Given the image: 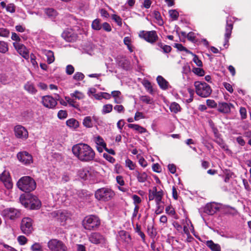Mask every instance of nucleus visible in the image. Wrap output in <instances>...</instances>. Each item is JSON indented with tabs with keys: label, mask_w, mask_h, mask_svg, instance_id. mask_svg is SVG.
Wrapping results in <instances>:
<instances>
[{
	"label": "nucleus",
	"mask_w": 251,
	"mask_h": 251,
	"mask_svg": "<svg viewBox=\"0 0 251 251\" xmlns=\"http://www.w3.org/2000/svg\"><path fill=\"white\" fill-rule=\"evenodd\" d=\"M83 125L87 128L92 127L93 126L92 118L90 116L85 117L83 121Z\"/></svg>",
	"instance_id": "38"
},
{
	"label": "nucleus",
	"mask_w": 251,
	"mask_h": 251,
	"mask_svg": "<svg viewBox=\"0 0 251 251\" xmlns=\"http://www.w3.org/2000/svg\"><path fill=\"white\" fill-rule=\"evenodd\" d=\"M124 43L126 46L128 50L130 52H132L133 51L134 47L132 46L131 44V39L129 37H125L124 39Z\"/></svg>",
	"instance_id": "33"
},
{
	"label": "nucleus",
	"mask_w": 251,
	"mask_h": 251,
	"mask_svg": "<svg viewBox=\"0 0 251 251\" xmlns=\"http://www.w3.org/2000/svg\"><path fill=\"white\" fill-rule=\"evenodd\" d=\"M21 229L25 234H31L33 230L32 220L29 217L24 218L21 221Z\"/></svg>",
	"instance_id": "7"
},
{
	"label": "nucleus",
	"mask_w": 251,
	"mask_h": 251,
	"mask_svg": "<svg viewBox=\"0 0 251 251\" xmlns=\"http://www.w3.org/2000/svg\"><path fill=\"white\" fill-rule=\"evenodd\" d=\"M133 175L137 177L139 182H145L148 177V175L145 172L140 173L138 170H135L133 172Z\"/></svg>",
	"instance_id": "26"
},
{
	"label": "nucleus",
	"mask_w": 251,
	"mask_h": 251,
	"mask_svg": "<svg viewBox=\"0 0 251 251\" xmlns=\"http://www.w3.org/2000/svg\"><path fill=\"white\" fill-rule=\"evenodd\" d=\"M48 248L51 251H66L67 247L61 241L52 239L48 243Z\"/></svg>",
	"instance_id": "9"
},
{
	"label": "nucleus",
	"mask_w": 251,
	"mask_h": 251,
	"mask_svg": "<svg viewBox=\"0 0 251 251\" xmlns=\"http://www.w3.org/2000/svg\"><path fill=\"white\" fill-rule=\"evenodd\" d=\"M0 180L7 189L13 187V183L9 172L4 171L0 175Z\"/></svg>",
	"instance_id": "16"
},
{
	"label": "nucleus",
	"mask_w": 251,
	"mask_h": 251,
	"mask_svg": "<svg viewBox=\"0 0 251 251\" xmlns=\"http://www.w3.org/2000/svg\"><path fill=\"white\" fill-rule=\"evenodd\" d=\"M158 46L164 53L170 52L172 49L171 47L170 46L165 45L162 43H158Z\"/></svg>",
	"instance_id": "41"
},
{
	"label": "nucleus",
	"mask_w": 251,
	"mask_h": 251,
	"mask_svg": "<svg viewBox=\"0 0 251 251\" xmlns=\"http://www.w3.org/2000/svg\"><path fill=\"white\" fill-rule=\"evenodd\" d=\"M75 71L74 67L72 65H68L66 68V73L68 75H72Z\"/></svg>",
	"instance_id": "58"
},
{
	"label": "nucleus",
	"mask_w": 251,
	"mask_h": 251,
	"mask_svg": "<svg viewBox=\"0 0 251 251\" xmlns=\"http://www.w3.org/2000/svg\"><path fill=\"white\" fill-rule=\"evenodd\" d=\"M223 85L226 89L230 93H232L233 92V89L231 85L227 82H223Z\"/></svg>",
	"instance_id": "62"
},
{
	"label": "nucleus",
	"mask_w": 251,
	"mask_h": 251,
	"mask_svg": "<svg viewBox=\"0 0 251 251\" xmlns=\"http://www.w3.org/2000/svg\"><path fill=\"white\" fill-rule=\"evenodd\" d=\"M220 209L217 203L213 202L207 203L203 208L201 209L204 213L208 215H213Z\"/></svg>",
	"instance_id": "11"
},
{
	"label": "nucleus",
	"mask_w": 251,
	"mask_h": 251,
	"mask_svg": "<svg viewBox=\"0 0 251 251\" xmlns=\"http://www.w3.org/2000/svg\"><path fill=\"white\" fill-rule=\"evenodd\" d=\"M135 231L141 237L143 242H145V235L141 230V227L139 225H136Z\"/></svg>",
	"instance_id": "43"
},
{
	"label": "nucleus",
	"mask_w": 251,
	"mask_h": 251,
	"mask_svg": "<svg viewBox=\"0 0 251 251\" xmlns=\"http://www.w3.org/2000/svg\"><path fill=\"white\" fill-rule=\"evenodd\" d=\"M139 36L140 38L151 43H154L158 39L156 32L154 30L149 31H141L139 32Z\"/></svg>",
	"instance_id": "10"
},
{
	"label": "nucleus",
	"mask_w": 251,
	"mask_h": 251,
	"mask_svg": "<svg viewBox=\"0 0 251 251\" xmlns=\"http://www.w3.org/2000/svg\"><path fill=\"white\" fill-rule=\"evenodd\" d=\"M182 224L183 225V232L186 234L188 237L190 236L189 229L190 228V226L191 227L193 228V225L191 223V221L186 218L185 220H183L182 222Z\"/></svg>",
	"instance_id": "24"
},
{
	"label": "nucleus",
	"mask_w": 251,
	"mask_h": 251,
	"mask_svg": "<svg viewBox=\"0 0 251 251\" xmlns=\"http://www.w3.org/2000/svg\"><path fill=\"white\" fill-rule=\"evenodd\" d=\"M89 241L95 244H104L106 240L105 237L99 232H93L89 236Z\"/></svg>",
	"instance_id": "12"
},
{
	"label": "nucleus",
	"mask_w": 251,
	"mask_h": 251,
	"mask_svg": "<svg viewBox=\"0 0 251 251\" xmlns=\"http://www.w3.org/2000/svg\"><path fill=\"white\" fill-rule=\"evenodd\" d=\"M111 18L113 21H114L119 26H122V19L120 16L116 14H113L111 16Z\"/></svg>",
	"instance_id": "50"
},
{
	"label": "nucleus",
	"mask_w": 251,
	"mask_h": 251,
	"mask_svg": "<svg viewBox=\"0 0 251 251\" xmlns=\"http://www.w3.org/2000/svg\"><path fill=\"white\" fill-rule=\"evenodd\" d=\"M113 106L111 104H107L103 105L102 112L103 114L109 113L112 110Z\"/></svg>",
	"instance_id": "49"
},
{
	"label": "nucleus",
	"mask_w": 251,
	"mask_h": 251,
	"mask_svg": "<svg viewBox=\"0 0 251 251\" xmlns=\"http://www.w3.org/2000/svg\"><path fill=\"white\" fill-rule=\"evenodd\" d=\"M13 46L17 51L25 59L28 58V52L26 47L22 44L14 43Z\"/></svg>",
	"instance_id": "20"
},
{
	"label": "nucleus",
	"mask_w": 251,
	"mask_h": 251,
	"mask_svg": "<svg viewBox=\"0 0 251 251\" xmlns=\"http://www.w3.org/2000/svg\"><path fill=\"white\" fill-rule=\"evenodd\" d=\"M94 141L97 144V146H106V143L104 142L103 139L100 136H97L95 137Z\"/></svg>",
	"instance_id": "44"
},
{
	"label": "nucleus",
	"mask_w": 251,
	"mask_h": 251,
	"mask_svg": "<svg viewBox=\"0 0 251 251\" xmlns=\"http://www.w3.org/2000/svg\"><path fill=\"white\" fill-rule=\"evenodd\" d=\"M121 240L124 242L126 246H131V238L128 232L121 231L119 233Z\"/></svg>",
	"instance_id": "23"
},
{
	"label": "nucleus",
	"mask_w": 251,
	"mask_h": 251,
	"mask_svg": "<svg viewBox=\"0 0 251 251\" xmlns=\"http://www.w3.org/2000/svg\"><path fill=\"white\" fill-rule=\"evenodd\" d=\"M170 17L174 20H177L178 17V12L176 10H170L169 11Z\"/></svg>",
	"instance_id": "56"
},
{
	"label": "nucleus",
	"mask_w": 251,
	"mask_h": 251,
	"mask_svg": "<svg viewBox=\"0 0 251 251\" xmlns=\"http://www.w3.org/2000/svg\"><path fill=\"white\" fill-rule=\"evenodd\" d=\"M3 212L4 214L10 219L15 220L19 218L21 215V211L14 208L5 209Z\"/></svg>",
	"instance_id": "18"
},
{
	"label": "nucleus",
	"mask_w": 251,
	"mask_h": 251,
	"mask_svg": "<svg viewBox=\"0 0 251 251\" xmlns=\"http://www.w3.org/2000/svg\"><path fill=\"white\" fill-rule=\"evenodd\" d=\"M126 166L128 167L130 170H133L135 168V164L129 159L126 160Z\"/></svg>",
	"instance_id": "55"
},
{
	"label": "nucleus",
	"mask_w": 251,
	"mask_h": 251,
	"mask_svg": "<svg viewBox=\"0 0 251 251\" xmlns=\"http://www.w3.org/2000/svg\"><path fill=\"white\" fill-rule=\"evenodd\" d=\"M15 6L13 3H9L7 5L6 10L8 12L13 13L15 12Z\"/></svg>",
	"instance_id": "57"
},
{
	"label": "nucleus",
	"mask_w": 251,
	"mask_h": 251,
	"mask_svg": "<svg viewBox=\"0 0 251 251\" xmlns=\"http://www.w3.org/2000/svg\"><path fill=\"white\" fill-rule=\"evenodd\" d=\"M128 127L138 131L140 133H145L147 131L145 128L137 124H129Z\"/></svg>",
	"instance_id": "30"
},
{
	"label": "nucleus",
	"mask_w": 251,
	"mask_h": 251,
	"mask_svg": "<svg viewBox=\"0 0 251 251\" xmlns=\"http://www.w3.org/2000/svg\"><path fill=\"white\" fill-rule=\"evenodd\" d=\"M207 105L210 108H215L217 107V103L213 100L208 99L206 100Z\"/></svg>",
	"instance_id": "60"
},
{
	"label": "nucleus",
	"mask_w": 251,
	"mask_h": 251,
	"mask_svg": "<svg viewBox=\"0 0 251 251\" xmlns=\"http://www.w3.org/2000/svg\"><path fill=\"white\" fill-rule=\"evenodd\" d=\"M163 195V191L161 189L158 191L156 186L149 190V201L155 200L156 204H158V202H162Z\"/></svg>",
	"instance_id": "8"
},
{
	"label": "nucleus",
	"mask_w": 251,
	"mask_h": 251,
	"mask_svg": "<svg viewBox=\"0 0 251 251\" xmlns=\"http://www.w3.org/2000/svg\"><path fill=\"white\" fill-rule=\"evenodd\" d=\"M80 177L85 180L88 179L90 176V174L88 169H83L79 174Z\"/></svg>",
	"instance_id": "39"
},
{
	"label": "nucleus",
	"mask_w": 251,
	"mask_h": 251,
	"mask_svg": "<svg viewBox=\"0 0 251 251\" xmlns=\"http://www.w3.org/2000/svg\"><path fill=\"white\" fill-rule=\"evenodd\" d=\"M156 80L161 89L166 90L169 88V82L162 76L158 75L156 78Z\"/></svg>",
	"instance_id": "25"
},
{
	"label": "nucleus",
	"mask_w": 251,
	"mask_h": 251,
	"mask_svg": "<svg viewBox=\"0 0 251 251\" xmlns=\"http://www.w3.org/2000/svg\"><path fill=\"white\" fill-rule=\"evenodd\" d=\"M66 125L70 128L75 129L79 126L78 122L75 119L71 118L66 121Z\"/></svg>",
	"instance_id": "32"
},
{
	"label": "nucleus",
	"mask_w": 251,
	"mask_h": 251,
	"mask_svg": "<svg viewBox=\"0 0 251 251\" xmlns=\"http://www.w3.org/2000/svg\"><path fill=\"white\" fill-rule=\"evenodd\" d=\"M71 97L75 98V99L81 100L84 98V94L79 91L75 90L74 93L70 94Z\"/></svg>",
	"instance_id": "36"
},
{
	"label": "nucleus",
	"mask_w": 251,
	"mask_h": 251,
	"mask_svg": "<svg viewBox=\"0 0 251 251\" xmlns=\"http://www.w3.org/2000/svg\"><path fill=\"white\" fill-rule=\"evenodd\" d=\"M170 109L172 112L176 113L180 111V107L178 103L174 102L171 104Z\"/></svg>",
	"instance_id": "40"
},
{
	"label": "nucleus",
	"mask_w": 251,
	"mask_h": 251,
	"mask_svg": "<svg viewBox=\"0 0 251 251\" xmlns=\"http://www.w3.org/2000/svg\"><path fill=\"white\" fill-rule=\"evenodd\" d=\"M8 50V47L7 43L4 41H0V52L4 53Z\"/></svg>",
	"instance_id": "42"
},
{
	"label": "nucleus",
	"mask_w": 251,
	"mask_h": 251,
	"mask_svg": "<svg viewBox=\"0 0 251 251\" xmlns=\"http://www.w3.org/2000/svg\"><path fill=\"white\" fill-rule=\"evenodd\" d=\"M62 37L67 42H74L76 40L77 36L75 34H74L73 31L66 30L64 31L62 34Z\"/></svg>",
	"instance_id": "22"
},
{
	"label": "nucleus",
	"mask_w": 251,
	"mask_h": 251,
	"mask_svg": "<svg viewBox=\"0 0 251 251\" xmlns=\"http://www.w3.org/2000/svg\"><path fill=\"white\" fill-rule=\"evenodd\" d=\"M72 151L74 155L81 162H89L95 158L94 150L85 143H81L74 145L72 147Z\"/></svg>",
	"instance_id": "1"
},
{
	"label": "nucleus",
	"mask_w": 251,
	"mask_h": 251,
	"mask_svg": "<svg viewBox=\"0 0 251 251\" xmlns=\"http://www.w3.org/2000/svg\"><path fill=\"white\" fill-rule=\"evenodd\" d=\"M57 116L59 119H63L67 117V113L65 110H60L58 111Z\"/></svg>",
	"instance_id": "61"
},
{
	"label": "nucleus",
	"mask_w": 251,
	"mask_h": 251,
	"mask_svg": "<svg viewBox=\"0 0 251 251\" xmlns=\"http://www.w3.org/2000/svg\"><path fill=\"white\" fill-rule=\"evenodd\" d=\"M20 201L25 207L31 209H38L41 205V202L38 198L31 194L27 195L26 196H21Z\"/></svg>",
	"instance_id": "2"
},
{
	"label": "nucleus",
	"mask_w": 251,
	"mask_h": 251,
	"mask_svg": "<svg viewBox=\"0 0 251 251\" xmlns=\"http://www.w3.org/2000/svg\"><path fill=\"white\" fill-rule=\"evenodd\" d=\"M45 13L49 17H54L56 15V11L52 8H47Z\"/></svg>",
	"instance_id": "48"
},
{
	"label": "nucleus",
	"mask_w": 251,
	"mask_h": 251,
	"mask_svg": "<svg viewBox=\"0 0 251 251\" xmlns=\"http://www.w3.org/2000/svg\"><path fill=\"white\" fill-rule=\"evenodd\" d=\"M192 71L195 74L200 76H202L204 75V70L200 68H194L192 70Z\"/></svg>",
	"instance_id": "51"
},
{
	"label": "nucleus",
	"mask_w": 251,
	"mask_h": 251,
	"mask_svg": "<svg viewBox=\"0 0 251 251\" xmlns=\"http://www.w3.org/2000/svg\"><path fill=\"white\" fill-rule=\"evenodd\" d=\"M207 246L213 251H220L221 247L219 244H215L212 241H208Z\"/></svg>",
	"instance_id": "34"
},
{
	"label": "nucleus",
	"mask_w": 251,
	"mask_h": 251,
	"mask_svg": "<svg viewBox=\"0 0 251 251\" xmlns=\"http://www.w3.org/2000/svg\"><path fill=\"white\" fill-rule=\"evenodd\" d=\"M103 157L108 161L111 163H114L115 162V159L113 157L110 155L107 154V153H104L103 154Z\"/></svg>",
	"instance_id": "63"
},
{
	"label": "nucleus",
	"mask_w": 251,
	"mask_h": 251,
	"mask_svg": "<svg viewBox=\"0 0 251 251\" xmlns=\"http://www.w3.org/2000/svg\"><path fill=\"white\" fill-rule=\"evenodd\" d=\"M65 99L70 106L76 109H79V104L76 101L77 99H75V98L71 97V96H66Z\"/></svg>",
	"instance_id": "28"
},
{
	"label": "nucleus",
	"mask_w": 251,
	"mask_h": 251,
	"mask_svg": "<svg viewBox=\"0 0 251 251\" xmlns=\"http://www.w3.org/2000/svg\"><path fill=\"white\" fill-rule=\"evenodd\" d=\"M18 241L21 245H24L26 243L27 240L25 236H20L18 237Z\"/></svg>",
	"instance_id": "64"
},
{
	"label": "nucleus",
	"mask_w": 251,
	"mask_h": 251,
	"mask_svg": "<svg viewBox=\"0 0 251 251\" xmlns=\"http://www.w3.org/2000/svg\"><path fill=\"white\" fill-rule=\"evenodd\" d=\"M233 107L234 105L230 103L222 102L218 103V110L221 113L226 114L230 113L231 108Z\"/></svg>",
	"instance_id": "21"
},
{
	"label": "nucleus",
	"mask_w": 251,
	"mask_h": 251,
	"mask_svg": "<svg viewBox=\"0 0 251 251\" xmlns=\"http://www.w3.org/2000/svg\"><path fill=\"white\" fill-rule=\"evenodd\" d=\"M51 217L56 218L57 220L59 221L62 225H64L70 217V214L66 211L58 210L54 211L50 213Z\"/></svg>",
	"instance_id": "13"
},
{
	"label": "nucleus",
	"mask_w": 251,
	"mask_h": 251,
	"mask_svg": "<svg viewBox=\"0 0 251 251\" xmlns=\"http://www.w3.org/2000/svg\"><path fill=\"white\" fill-rule=\"evenodd\" d=\"M140 100L143 102L147 104H151L153 102L152 99L148 96H142L140 97Z\"/></svg>",
	"instance_id": "47"
},
{
	"label": "nucleus",
	"mask_w": 251,
	"mask_h": 251,
	"mask_svg": "<svg viewBox=\"0 0 251 251\" xmlns=\"http://www.w3.org/2000/svg\"><path fill=\"white\" fill-rule=\"evenodd\" d=\"M32 251H43L42 245L39 243H35L31 247Z\"/></svg>",
	"instance_id": "52"
},
{
	"label": "nucleus",
	"mask_w": 251,
	"mask_h": 251,
	"mask_svg": "<svg viewBox=\"0 0 251 251\" xmlns=\"http://www.w3.org/2000/svg\"><path fill=\"white\" fill-rule=\"evenodd\" d=\"M92 28L96 30H100L102 28L100 20L99 19H96L93 21Z\"/></svg>",
	"instance_id": "37"
},
{
	"label": "nucleus",
	"mask_w": 251,
	"mask_h": 251,
	"mask_svg": "<svg viewBox=\"0 0 251 251\" xmlns=\"http://www.w3.org/2000/svg\"><path fill=\"white\" fill-rule=\"evenodd\" d=\"M233 28V24L231 20H226V32L225 34V42L224 46L227 48L228 46L229 39L230 37L232 30Z\"/></svg>",
	"instance_id": "17"
},
{
	"label": "nucleus",
	"mask_w": 251,
	"mask_h": 251,
	"mask_svg": "<svg viewBox=\"0 0 251 251\" xmlns=\"http://www.w3.org/2000/svg\"><path fill=\"white\" fill-rule=\"evenodd\" d=\"M194 86L197 95L201 98L208 97L212 91L210 85L204 82L196 81Z\"/></svg>",
	"instance_id": "5"
},
{
	"label": "nucleus",
	"mask_w": 251,
	"mask_h": 251,
	"mask_svg": "<svg viewBox=\"0 0 251 251\" xmlns=\"http://www.w3.org/2000/svg\"><path fill=\"white\" fill-rule=\"evenodd\" d=\"M10 35V31L9 30L4 27H0V36L7 38Z\"/></svg>",
	"instance_id": "46"
},
{
	"label": "nucleus",
	"mask_w": 251,
	"mask_h": 251,
	"mask_svg": "<svg viewBox=\"0 0 251 251\" xmlns=\"http://www.w3.org/2000/svg\"><path fill=\"white\" fill-rule=\"evenodd\" d=\"M15 136L19 138L26 139L27 138L28 134L27 130L21 125H17L14 127Z\"/></svg>",
	"instance_id": "19"
},
{
	"label": "nucleus",
	"mask_w": 251,
	"mask_h": 251,
	"mask_svg": "<svg viewBox=\"0 0 251 251\" xmlns=\"http://www.w3.org/2000/svg\"><path fill=\"white\" fill-rule=\"evenodd\" d=\"M17 156L18 160L25 165H29L33 162L32 155L26 151L19 152Z\"/></svg>",
	"instance_id": "14"
},
{
	"label": "nucleus",
	"mask_w": 251,
	"mask_h": 251,
	"mask_svg": "<svg viewBox=\"0 0 251 251\" xmlns=\"http://www.w3.org/2000/svg\"><path fill=\"white\" fill-rule=\"evenodd\" d=\"M115 195L114 191L111 188L102 187L96 191L95 197L99 201L107 202L112 200L115 196Z\"/></svg>",
	"instance_id": "4"
},
{
	"label": "nucleus",
	"mask_w": 251,
	"mask_h": 251,
	"mask_svg": "<svg viewBox=\"0 0 251 251\" xmlns=\"http://www.w3.org/2000/svg\"><path fill=\"white\" fill-rule=\"evenodd\" d=\"M119 65L125 70H128L130 68L129 61L125 58L119 61Z\"/></svg>",
	"instance_id": "35"
},
{
	"label": "nucleus",
	"mask_w": 251,
	"mask_h": 251,
	"mask_svg": "<svg viewBox=\"0 0 251 251\" xmlns=\"http://www.w3.org/2000/svg\"><path fill=\"white\" fill-rule=\"evenodd\" d=\"M143 85L148 90L150 93L151 94L152 93V87L151 82L149 81L145 80L143 82Z\"/></svg>",
	"instance_id": "54"
},
{
	"label": "nucleus",
	"mask_w": 251,
	"mask_h": 251,
	"mask_svg": "<svg viewBox=\"0 0 251 251\" xmlns=\"http://www.w3.org/2000/svg\"><path fill=\"white\" fill-rule=\"evenodd\" d=\"M111 97L114 99V102L117 104H120L124 100L123 97L121 96L120 91H113L111 92Z\"/></svg>",
	"instance_id": "27"
},
{
	"label": "nucleus",
	"mask_w": 251,
	"mask_h": 251,
	"mask_svg": "<svg viewBox=\"0 0 251 251\" xmlns=\"http://www.w3.org/2000/svg\"><path fill=\"white\" fill-rule=\"evenodd\" d=\"M17 185L21 190L25 192H30L36 188V183L31 177L25 176L18 180Z\"/></svg>",
	"instance_id": "3"
},
{
	"label": "nucleus",
	"mask_w": 251,
	"mask_h": 251,
	"mask_svg": "<svg viewBox=\"0 0 251 251\" xmlns=\"http://www.w3.org/2000/svg\"><path fill=\"white\" fill-rule=\"evenodd\" d=\"M84 75L81 72H76L73 76V79L76 81H80L83 79Z\"/></svg>",
	"instance_id": "53"
},
{
	"label": "nucleus",
	"mask_w": 251,
	"mask_h": 251,
	"mask_svg": "<svg viewBox=\"0 0 251 251\" xmlns=\"http://www.w3.org/2000/svg\"><path fill=\"white\" fill-rule=\"evenodd\" d=\"M100 224V220L98 217L90 215L85 217L83 225L86 229L91 230L98 227Z\"/></svg>",
	"instance_id": "6"
},
{
	"label": "nucleus",
	"mask_w": 251,
	"mask_h": 251,
	"mask_svg": "<svg viewBox=\"0 0 251 251\" xmlns=\"http://www.w3.org/2000/svg\"><path fill=\"white\" fill-rule=\"evenodd\" d=\"M43 52L47 56V62L49 64H51L54 62L55 58L53 51L50 50H44Z\"/></svg>",
	"instance_id": "29"
},
{
	"label": "nucleus",
	"mask_w": 251,
	"mask_h": 251,
	"mask_svg": "<svg viewBox=\"0 0 251 251\" xmlns=\"http://www.w3.org/2000/svg\"><path fill=\"white\" fill-rule=\"evenodd\" d=\"M153 16L154 18L156 20L157 23L159 25H161L163 24V21L158 11H154L153 12Z\"/></svg>",
	"instance_id": "45"
},
{
	"label": "nucleus",
	"mask_w": 251,
	"mask_h": 251,
	"mask_svg": "<svg viewBox=\"0 0 251 251\" xmlns=\"http://www.w3.org/2000/svg\"><path fill=\"white\" fill-rule=\"evenodd\" d=\"M161 202H158V204H156V208L155 211V213L156 215L159 214L162 212L164 207L161 204Z\"/></svg>",
	"instance_id": "59"
},
{
	"label": "nucleus",
	"mask_w": 251,
	"mask_h": 251,
	"mask_svg": "<svg viewBox=\"0 0 251 251\" xmlns=\"http://www.w3.org/2000/svg\"><path fill=\"white\" fill-rule=\"evenodd\" d=\"M25 89L28 93L34 94L36 93L37 90L32 83L27 82L24 86Z\"/></svg>",
	"instance_id": "31"
},
{
	"label": "nucleus",
	"mask_w": 251,
	"mask_h": 251,
	"mask_svg": "<svg viewBox=\"0 0 251 251\" xmlns=\"http://www.w3.org/2000/svg\"><path fill=\"white\" fill-rule=\"evenodd\" d=\"M41 102L45 107L50 109L55 108L57 103L56 100L49 95L42 97Z\"/></svg>",
	"instance_id": "15"
}]
</instances>
